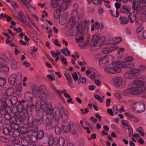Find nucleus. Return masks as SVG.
Here are the masks:
<instances>
[{
    "mask_svg": "<svg viewBox=\"0 0 146 146\" xmlns=\"http://www.w3.org/2000/svg\"><path fill=\"white\" fill-rule=\"evenodd\" d=\"M61 0H51V5L52 7L56 8L57 7L58 5L59 1Z\"/></svg>",
    "mask_w": 146,
    "mask_h": 146,
    "instance_id": "nucleus-27",
    "label": "nucleus"
},
{
    "mask_svg": "<svg viewBox=\"0 0 146 146\" xmlns=\"http://www.w3.org/2000/svg\"><path fill=\"white\" fill-rule=\"evenodd\" d=\"M44 135V132L40 130L38 132L36 137L38 138L41 139L43 137Z\"/></svg>",
    "mask_w": 146,
    "mask_h": 146,
    "instance_id": "nucleus-44",
    "label": "nucleus"
},
{
    "mask_svg": "<svg viewBox=\"0 0 146 146\" xmlns=\"http://www.w3.org/2000/svg\"><path fill=\"white\" fill-rule=\"evenodd\" d=\"M71 18L70 19L68 23L70 24H74L75 19H79V15L77 12L76 10L74 9L72 11L71 14Z\"/></svg>",
    "mask_w": 146,
    "mask_h": 146,
    "instance_id": "nucleus-15",
    "label": "nucleus"
},
{
    "mask_svg": "<svg viewBox=\"0 0 146 146\" xmlns=\"http://www.w3.org/2000/svg\"><path fill=\"white\" fill-rule=\"evenodd\" d=\"M36 108L37 111H39L42 108L44 112L48 115H51L53 113V118L56 120V124L58 125L59 119L62 118L63 119L65 115H68L69 113L67 110L63 107L58 108L55 106L53 109L50 104H48L44 100H37L36 102Z\"/></svg>",
    "mask_w": 146,
    "mask_h": 146,
    "instance_id": "nucleus-1",
    "label": "nucleus"
},
{
    "mask_svg": "<svg viewBox=\"0 0 146 146\" xmlns=\"http://www.w3.org/2000/svg\"><path fill=\"white\" fill-rule=\"evenodd\" d=\"M128 68L129 69L124 75V77L126 79H132L137 74L139 70L135 68V66L133 64L129 65Z\"/></svg>",
    "mask_w": 146,
    "mask_h": 146,
    "instance_id": "nucleus-5",
    "label": "nucleus"
},
{
    "mask_svg": "<svg viewBox=\"0 0 146 146\" xmlns=\"http://www.w3.org/2000/svg\"><path fill=\"white\" fill-rule=\"evenodd\" d=\"M57 139V138L54 137L53 134H50L49 135L48 145L50 146H51L53 145H55Z\"/></svg>",
    "mask_w": 146,
    "mask_h": 146,
    "instance_id": "nucleus-19",
    "label": "nucleus"
},
{
    "mask_svg": "<svg viewBox=\"0 0 146 146\" xmlns=\"http://www.w3.org/2000/svg\"><path fill=\"white\" fill-rule=\"evenodd\" d=\"M83 38L82 36H81L78 38L76 39V41L77 42H80L79 45L81 48H83L88 45V43L86 42L84 43L82 42Z\"/></svg>",
    "mask_w": 146,
    "mask_h": 146,
    "instance_id": "nucleus-18",
    "label": "nucleus"
},
{
    "mask_svg": "<svg viewBox=\"0 0 146 146\" xmlns=\"http://www.w3.org/2000/svg\"><path fill=\"white\" fill-rule=\"evenodd\" d=\"M62 93H63V94L64 96L66 98H70V94L68 93H67L66 92V90H63L62 92H61Z\"/></svg>",
    "mask_w": 146,
    "mask_h": 146,
    "instance_id": "nucleus-58",
    "label": "nucleus"
},
{
    "mask_svg": "<svg viewBox=\"0 0 146 146\" xmlns=\"http://www.w3.org/2000/svg\"><path fill=\"white\" fill-rule=\"evenodd\" d=\"M73 24H70L72 25L70 31V34L72 36L79 35L80 34H81L82 32L80 31L76 23L72 25Z\"/></svg>",
    "mask_w": 146,
    "mask_h": 146,
    "instance_id": "nucleus-14",
    "label": "nucleus"
},
{
    "mask_svg": "<svg viewBox=\"0 0 146 146\" xmlns=\"http://www.w3.org/2000/svg\"><path fill=\"white\" fill-rule=\"evenodd\" d=\"M24 98L26 100L29 102L31 101L32 99L31 93L29 92H26L24 94Z\"/></svg>",
    "mask_w": 146,
    "mask_h": 146,
    "instance_id": "nucleus-23",
    "label": "nucleus"
},
{
    "mask_svg": "<svg viewBox=\"0 0 146 146\" xmlns=\"http://www.w3.org/2000/svg\"><path fill=\"white\" fill-rule=\"evenodd\" d=\"M123 7L124 9L125 10L127 14L130 13H131V7H130L127 5H125L123 6Z\"/></svg>",
    "mask_w": 146,
    "mask_h": 146,
    "instance_id": "nucleus-46",
    "label": "nucleus"
},
{
    "mask_svg": "<svg viewBox=\"0 0 146 146\" xmlns=\"http://www.w3.org/2000/svg\"><path fill=\"white\" fill-rule=\"evenodd\" d=\"M12 142L14 145L19 144L20 143V140L18 138H14L12 140Z\"/></svg>",
    "mask_w": 146,
    "mask_h": 146,
    "instance_id": "nucleus-54",
    "label": "nucleus"
},
{
    "mask_svg": "<svg viewBox=\"0 0 146 146\" xmlns=\"http://www.w3.org/2000/svg\"><path fill=\"white\" fill-rule=\"evenodd\" d=\"M134 58L132 56H129L126 57L124 60V61L126 62H132Z\"/></svg>",
    "mask_w": 146,
    "mask_h": 146,
    "instance_id": "nucleus-47",
    "label": "nucleus"
},
{
    "mask_svg": "<svg viewBox=\"0 0 146 146\" xmlns=\"http://www.w3.org/2000/svg\"><path fill=\"white\" fill-rule=\"evenodd\" d=\"M4 115L5 124L8 125H10L11 127L14 129L13 121H15V117L14 116L11 117L9 112Z\"/></svg>",
    "mask_w": 146,
    "mask_h": 146,
    "instance_id": "nucleus-13",
    "label": "nucleus"
},
{
    "mask_svg": "<svg viewBox=\"0 0 146 146\" xmlns=\"http://www.w3.org/2000/svg\"><path fill=\"white\" fill-rule=\"evenodd\" d=\"M6 83V81L4 79L0 78V86H3Z\"/></svg>",
    "mask_w": 146,
    "mask_h": 146,
    "instance_id": "nucleus-62",
    "label": "nucleus"
},
{
    "mask_svg": "<svg viewBox=\"0 0 146 146\" xmlns=\"http://www.w3.org/2000/svg\"><path fill=\"white\" fill-rule=\"evenodd\" d=\"M19 19L21 22L23 21L25 19H23V14L21 11H20L18 13Z\"/></svg>",
    "mask_w": 146,
    "mask_h": 146,
    "instance_id": "nucleus-48",
    "label": "nucleus"
},
{
    "mask_svg": "<svg viewBox=\"0 0 146 146\" xmlns=\"http://www.w3.org/2000/svg\"><path fill=\"white\" fill-rule=\"evenodd\" d=\"M132 110L137 113H140L144 111L145 106L143 103L140 102H135L131 106Z\"/></svg>",
    "mask_w": 146,
    "mask_h": 146,
    "instance_id": "nucleus-11",
    "label": "nucleus"
},
{
    "mask_svg": "<svg viewBox=\"0 0 146 146\" xmlns=\"http://www.w3.org/2000/svg\"><path fill=\"white\" fill-rule=\"evenodd\" d=\"M21 80L22 78V74L20 73L17 74H13L10 75L8 78L9 83L11 85H14L17 79Z\"/></svg>",
    "mask_w": 146,
    "mask_h": 146,
    "instance_id": "nucleus-12",
    "label": "nucleus"
},
{
    "mask_svg": "<svg viewBox=\"0 0 146 146\" xmlns=\"http://www.w3.org/2000/svg\"><path fill=\"white\" fill-rule=\"evenodd\" d=\"M9 109V108L6 106L0 108V113L1 115H5L8 113V110Z\"/></svg>",
    "mask_w": 146,
    "mask_h": 146,
    "instance_id": "nucleus-25",
    "label": "nucleus"
},
{
    "mask_svg": "<svg viewBox=\"0 0 146 146\" xmlns=\"http://www.w3.org/2000/svg\"><path fill=\"white\" fill-rule=\"evenodd\" d=\"M102 1L103 0H92L94 3L98 5L102 4Z\"/></svg>",
    "mask_w": 146,
    "mask_h": 146,
    "instance_id": "nucleus-57",
    "label": "nucleus"
},
{
    "mask_svg": "<svg viewBox=\"0 0 146 146\" xmlns=\"http://www.w3.org/2000/svg\"><path fill=\"white\" fill-rule=\"evenodd\" d=\"M117 64L118 65V67H119L121 70V68H125L127 66L126 62H125V61L124 62H121L119 64L117 63Z\"/></svg>",
    "mask_w": 146,
    "mask_h": 146,
    "instance_id": "nucleus-36",
    "label": "nucleus"
},
{
    "mask_svg": "<svg viewBox=\"0 0 146 146\" xmlns=\"http://www.w3.org/2000/svg\"><path fill=\"white\" fill-rule=\"evenodd\" d=\"M78 82L79 83L85 84L86 82V79L85 78L81 77L79 79Z\"/></svg>",
    "mask_w": 146,
    "mask_h": 146,
    "instance_id": "nucleus-59",
    "label": "nucleus"
},
{
    "mask_svg": "<svg viewBox=\"0 0 146 146\" xmlns=\"http://www.w3.org/2000/svg\"><path fill=\"white\" fill-rule=\"evenodd\" d=\"M12 111L15 116V121H14V129H17L19 128V125H21L22 122L24 121L26 119V115L24 114L21 115L19 112L17 111V106L13 107Z\"/></svg>",
    "mask_w": 146,
    "mask_h": 146,
    "instance_id": "nucleus-3",
    "label": "nucleus"
},
{
    "mask_svg": "<svg viewBox=\"0 0 146 146\" xmlns=\"http://www.w3.org/2000/svg\"><path fill=\"white\" fill-rule=\"evenodd\" d=\"M108 66H106L104 68L105 71L108 73L115 74L120 73L121 70L118 67L117 63L113 62L109 64Z\"/></svg>",
    "mask_w": 146,
    "mask_h": 146,
    "instance_id": "nucleus-6",
    "label": "nucleus"
},
{
    "mask_svg": "<svg viewBox=\"0 0 146 146\" xmlns=\"http://www.w3.org/2000/svg\"><path fill=\"white\" fill-rule=\"evenodd\" d=\"M55 132L56 134L59 135L61 133L62 130L60 127L58 126H56L55 128Z\"/></svg>",
    "mask_w": 146,
    "mask_h": 146,
    "instance_id": "nucleus-37",
    "label": "nucleus"
},
{
    "mask_svg": "<svg viewBox=\"0 0 146 146\" xmlns=\"http://www.w3.org/2000/svg\"><path fill=\"white\" fill-rule=\"evenodd\" d=\"M5 61L3 59L0 58V69L3 68L5 66Z\"/></svg>",
    "mask_w": 146,
    "mask_h": 146,
    "instance_id": "nucleus-52",
    "label": "nucleus"
},
{
    "mask_svg": "<svg viewBox=\"0 0 146 146\" xmlns=\"http://www.w3.org/2000/svg\"><path fill=\"white\" fill-rule=\"evenodd\" d=\"M5 103L6 106L8 108H11L13 106V105L12 104V102L10 98H5Z\"/></svg>",
    "mask_w": 146,
    "mask_h": 146,
    "instance_id": "nucleus-32",
    "label": "nucleus"
},
{
    "mask_svg": "<svg viewBox=\"0 0 146 146\" xmlns=\"http://www.w3.org/2000/svg\"><path fill=\"white\" fill-rule=\"evenodd\" d=\"M16 88L17 89V90L19 92H21L22 91V88L21 84L19 83L17 85Z\"/></svg>",
    "mask_w": 146,
    "mask_h": 146,
    "instance_id": "nucleus-63",
    "label": "nucleus"
},
{
    "mask_svg": "<svg viewBox=\"0 0 146 146\" xmlns=\"http://www.w3.org/2000/svg\"><path fill=\"white\" fill-rule=\"evenodd\" d=\"M70 132L75 138H77L78 137V135L76 130L74 128L71 129Z\"/></svg>",
    "mask_w": 146,
    "mask_h": 146,
    "instance_id": "nucleus-33",
    "label": "nucleus"
},
{
    "mask_svg": "<svg viewBox=\"0 0 146 146\" xmlns=\"http://www.w3.org/2000/svg\"><path fill=\"white\" fill-rule=\"evenodd\" d=\"M105 41V37L101 36L99 34H96L92 38V41L94 43L91 46V48L96 50L103 45Z\"/></svg>",
    "mask_w": 146,
    "mask_h": 146,
    "instance_id": "nucleus-4",
    "label": "nucleus"
},
{
    "mask_svg": "<svg viewBox=\"0 0 146 146\" xmlns=\"http://www.w3.org/2000/svg\"><path fill=\"white\" fill-rule=\"evenodd\" d=\"M60 50L66 56H67L68 54L70 56V52L69 50L66 48H64L61 49Z\"/></svg>",
    "mask_w": 146,
    "mask_h": 146,
    "instance_id": "nucleus-35",
    "label": "nucleus"
},
{
    "mask_svg": "<svg viewBox=\"0 0 146 146\" xmlns=\"http://www.w3.org/2000/svg\"><path fill=\"white\" fill-rule=\"evenodd\" d=\"M113 60L114 57L112 55L105 56L99 60L100 65L101 67H103L104 65H108L111 64Z\"/></svg>",
    "mask_w": 146,
    "mask_h": 146,
    "instance_id": "nucleus-7",
    "label": "nucleus"
},
{
    "mask_svg": "<svg viewBox=\"0 0 146 146\" xmlns=\"http://www.w3.org/2000/svg\"><path fill=\"white\" fill-rule=\"evenodd\" d=\"M21 146H28L29 145V142L25 139H22L21 140Z\"/></svg>",
    "mask_w": 146,
    "mask_h": 146,
    "instance_id": "nucleus-41",
    "label": "nucleus"
},
{
    "mask_svg": "<svg viewBox=\"0 0 146 146\" xmlns=\"http://www.w3.org/2000/svg\"><path fill=\"white\" fill-rule=\"evenodd\" d=\"M128 17L129 18L130 22L131 23L134 22L137 18L134 15H129L128 16Z\"/></svg>",
    "mask_w": 146,
    "mask_h": 146,
    "instance_id": "nucleus-39",
    "label": "nucleus"
},
{
    "mask_svg": "<svg viewBox=\"0 0 146 146\" xmlns=\"http://www.w3.org/2000/svg\"><path fill=\"white\" fill-rule=\"evenodd\" d=\"M110 12L111 15L114 17H118L119 15V13L118 12L117 9H116L115 13V14L114 13L115 12H114L113 11L110 10Z\"/></svg>",
    "mask_w": 146,
    "mask_h": 146,
    "instance_id": "nucleus-45",
    "label": "nucleus"
},
{
    "mask_svg": "<svg viewBox=\"0 0 146 146\" xmlns=\"http://www.w3.org/2000/svg\"><path fill=\"white\" fill-rule=\"evenodd\" d=\"M113 40L114 44H116L122 41V39L121 38L118 37L114 38L113 39Z\"/></svg>",
    "mask_w": 146,
    "mask_h": 146,
    "instance_id": "nucleus-51",
    "label": "nucleus"
},
{
    "mask_svg": "<svg viewBox=\"0 0 146 146\" xmlns=\"http://www.w3.org/2000/svg\"><path fill=\"white\" fill-rule=\"evenodd\" d=\"M135 21L136 26H140L142 24V19L140 18H136Z\"/></svg>",
    "mask_w": 146,
    "mask_h": 146,
    "instance_id": "nucleus-43",
    "label": "nucleus"
},
{
    "mask_svg": "<svg viewBox=\"0 0 146 146\" xmlns=\"http://www.w3.org/2000/svg\"><path fill=\"white\" fill-rule=\"evenodd\" d=\"M65 140L62 137H60L59 139L57 138L56 145H59L60 146H64L65 144Z\"/></svg>",
    "mask_w": 146,
    "mask_h": 146,
    "instance_id": "nucleus-22",
    "label": "nucleus"
},
{
    "mask_svg": "<svg viewBox=\"0 0 146 146\" xmlns=\"http://www.w3.org/2000/svg\"><path fill=\"white\" fill-rule=\"evenodd\" d=\"M113 80L115 86L118 88H123L126 84L125 80L120 76H116L113 78Z\"/></svg>",
    "mask_w": 146,
    "mask_h": 146,
    "instance_id": "nucleus-9",
    "label": "nucleus"
},
{
    "mask_svg": "<svg viewBox=\"0 0 146 146\" xmlns=\"http://www.w3.org/2000/svg\"><path fill=\"white\" fill-rule=\"evenodd\" d=\"M102 52L105 54H108L111 52L110 47H106L104 48L102 50Z\"/></svg>",
    "mask_w": 146,
    "mask_h": 146,
    "instance_id": "nucleus-49",
    "label": "nucleus"
},
{
    "mask_svg": "<svg viewBox=\"0 0 146 146\" xmlns=\"http://www.w3.org/2000/svg\"><path fill=\"white\" fill-rule=\"evenodd\" d=\"M121 123L122 125L125 129H127L130 127L129 123L127 120H125L122 121Z\"/></svg>",
    "mask_w": 146,
    "mask_h": 146,
    "instance_id": "nucleus-34",
    "label": "nucleus"
},
{
    "mask_svg": "<svg viewBox=\"0 0 146 146\" xmlns=\"http://www.w3.org/2000/svg\"><path fill=\"white\" fill-rule=\"evenodd\" d=\"M119 20L120 23L121 25H125L129 22V20L127 18L124 17H121L119 18Z\"/></svg>",
    "mask_w": 146,
    "mask_h": 146,
    "instance_id": "nucleus-24",
    "label": "nucleus"
},
{
    "mask_svg": "<svg viewBox=\"0 0 146 146\" xmlns=\"http://www.w3.org/2000/svg\"><path fill=\"white\" fill-rule=\"evenodd\" d=\"M42 121L43 123L46 126L49 125L50 123V118L47 116H45L43 117Z\"/></svg>",
    "mask_w": 146,
    "mask_h": 146,
    "instance_id": "nucleus-28",
    "label": "nucleus"
},
{
    "mask_svg": "<svg viewBox=\"0 0 146 146\" xmlns=\"http://www.w3.org/2000/svg\"><path fill=\"white\" fill-rule=\"evenodd\" d=\"M43 117L42 113H37L35 116V121L38 125H41L42 123V118Z\"/></svg>",
    "mask_w": 146,
    "mask_h": 146,
    "instance_id": "nucleus-20",
    "label": "nucleus"
},
{
    "mask_svg": "<svg viewBox=\"0 0 146 146\" xmlns=\"http://www.w3.org/2000/svg\"><path fill=\"white\" fill-rule=\"evenodd\" d=\"M13 105H16L18 102V98L16 96H13L11 98Z\"/></svg>",
    "mask_w": 146,
    "mask_h": 146,
    "instance_id": "nucleus-40",
    "label": "nucleus"
},
{
    "mask_svg": "<svg viewBox=\"0 0 146 146\" xmlns=\"http://www.w3.org/2000/svg\"><path fill=\"white\" fill-rule=\"evenodd\" d=\"M32 92L35 97L37 98H39L41 101L44 100L42 98L45 96V94L38 86L35 85L34 86L33 88Z\"/></svg>",
    "mask_w": 146,
    "mask_h": 146,
    "instance_id": "nucleus-10",
    "label": "nucleus"
},
{
    "mask_svg": "<svg viewBox=\"0 0 146 146\" xmlns=\"http://www.w3.org/2000/svg\"><path fill=\"white\" fill-rule=\"evenodd\" d=\"M14 92V90L13 88L11 87H9L7 90L6 93L7 95L11 96L12 95Z\"/></svg>",
    "mask_w": 146,
    "mask_h": 146,
    "instance_id": "nucleus-26",
    "label": "nucleus"
},
{
    "mask_svg": "<svg viewBox=\"0 0 146 146\" xmlns=\"http://www.w3.org/2000/svg\"><path fill=\"white\" fill-rule=\"evenodd\" d=\"M0 140L2 142L5 143H7L9 142V139L4 136L0 137Z\"/></svg>",
    "mask_w": 146,
    "mask_h": 146,
    "instance_id": "nucleus-50",
    "label": "nucleus"
},
{
    "mask_svg": "<svg viewBox=\"0 0 146 146\" xmlns=\"http://www.w3.org/2000/svg\"><path fill=\"white\" fill-rule=\"evenodd\" d=\"M143 81L139 78H135L131 84L132 86L127 88L123 92V95L129 96L131 94L139 95L144 92L145 90Z\"/></svg>",
    "mask_w": 146,
    "mask_h": 146,
    "instance_id": "nucleus-2",
    "label": "nucleus"
},
{
    "mask_svg": "<svg viewBox=\"0 0 146 146\" xmlns=\"http://www.w3.org/2000/svg\"><path fill=\"white\" fill-rule=\"evenodd\" d=\"M72 121L70 122L67 125H62V128L63 132L65 133H68L70 131L71 128L70 124L72 123Z\"/></svg>",
    "mask_w": 146,
    "mask_h": 146,
    "instance_id": "nucleus-21",
    "label": "nucleus"
},
{
    "mask_svg": "<svg viewBox=\"0 0 146 146\" xmlns=\"http://www.w3.org/2000/svg\"><path fill=\"white\" fill-rule=\"evenodd\" d=\"M60 10L56 9L54 13V18L55 19H58L60 15Z\"/></svg>",
    "mask_w": 146,
    "mask_h": 146,
    "instance_id": "nucleus-38",
    "label": "nucleus"
},
{
    "mask_svg": "<svg viewBox=\"0 0 146 146\" xmlns=\"http://www.w3.org/2000/svg\"><path fill=\"white\" fill-rule=\"evenodd\" d=\"M34 105L33 104H28L26 106L27 112L30 113L32 112L34 108Z\"/></svg>",
    "mask_w": 146,
    "mask_h": 146,
    "instance_id": "nucleus-29",
    "label": "nucleus"
},
{
    "mask_svg": "<svg viewBox=\"0 0 146 146\" xmlns=\"http://www.w3.org/2000/svg\"><path fill=\"white\" fill-rule=\"evenodd\" d=\"M67 3L64 2L60 4L59 6L60 11L61 12L64 11L67 8Z\"/></svg>",
    "mask_w": 146,
    "mask_h": 146,
    "instance_id": "nucleus-31",
    "label": "nucleus"
},
{
    "mask_svg": "<svg viewBox=\"0 0 146 146\" xmlns=\"http://www.w3.org/2000/svg\"><path fill=\"white\" fill-rule=\"evenodd\" d=\"M49 135L45 136L42 139V141L43 143H46L48 142Z\"/></svg>",
    "mask_w": 146,
    "mask_h": 146,
    "instance_id": "nucleus-53",
    "label": "nucleus"
},
{
    "mask_svg": "<svg viewBox=\"0 0 146 146\" xmlns=\"http://www.w3.org/2000/svg\"><path fill=\"white\" fill-rule=\"evenodd\" d=\"M64 76L68 82L69 84L70 85L71 84L72 81V80L70 74L68 73H65L64 74Z\"/></svg>",
    "mask_w": 146,
    "mask_h": 146,
    "instance_id": "nucleus-30",
    "label": "nucleus"
},
{
    "mask_svg": "<svg viewBox=\"0 0 146 146\" xmlns=\"http://www.w3.org/2000/svg\"><path fill=\"white\" fill-rule=\"evenodd\" d=\"M138 131L142 136H143L144 135V133L143 128L141 127H140L138 128Z\"/></svg>",
    "mask_w": 146,
    "mask_h": 146,
    "instance_id": "nucleus-60",
    "label": "nucleus"
},
{
    "mask_svg": "<svg viewBox=\"0 0 146 146\" xmlns=\"http://www.w3.org/2000/svg\"><path fill=\"white\" fill-rule=\"evenodd\" d=\"M17 111L19 112H23L25 109L24 106L21 104L18 105L17 107Z\"/></svg>",
    "mask_w": 146,
    "mask_h": 146,
    "instance_id": "nucleus-42",
    "label": "nucleus"
},
{
    "mask_svg": "<svg viewBox=\"0 0 146 146\" xmlns=\"http://www.w3.org/2000/svg\"><path fill=\"white\" fill-rule=\"evenodd\" d=\"M11 67L13 69H16L17 68V63L14 61L12 62L11 64Z\"/></svg>",
    "mask_w": 146,
    "mask_h": 146,
    "instance_id": "nucleus-55",
    "label": "nucleus"
},
{
    "mask_svg": "<svg viewBox=\"0 0 146 146\" xmlns=\"http://www.w3.org/2000/svg\"><path fill=\"white\" fill-rule=\"evenodd\" d=\"M145 69L146 68L145 66L144 65H141L139 67V69H137L139 70L137 74H138L140 72H141L145 70Z\"/></svg>",
    "mask_w": 146,
    "mask_h": 146,
    "instance_id": "nucleus-56",
    "label": "nucleus"
},
{
    "mask_svg": "<svg viewBox=\"0 0 146 146\" xmlns=\"http://www.w3.org/2000/svg\"><path fill=\"white\" fill-rule=\"evenodd\" d=\"M24 124L27 125L29 128L33 127L34 124V122L33 117L31 116H29L28 118L27 119L26 121L24 122Z\"/></svg>",
    "mask_w": 146,
    "mask_h": 146,
    "instance_id": "nucleus-17",
    "label": "nucleus"
},
{
    "mask_svg": "<svg viewBox=\"0 0 146 146\" xmlns=\"http://www.w3.org/2000/svg\"><path fill=\"white\" fill-rule=\"evenodd\" d=\"M76 23L82 33L87 31L89 29V26L90 23L89 20L84 19L79 23Z\"/></svg>",
    "mask_w": 146,
    "mask_h": 146,
    "instance_id": "nucleus-8",
    "label": "nucleus"
},
{
    "mask_svg": "<svg viewBox=\"0 0 146 146\" xmlns=\"http://www.w3.org/2000/svg\"><path fill=\"white\" fill-rule=\"evenodd\" d=\"M72 76L74 80L76 82L78 80V77L77 74L76 73H74L72 74Z\"/></svg>",
    "mask_w": 146,
    "mask_h": 146,
    "instance_id": "nucleus-61",
    "label": "nucleus"
},
{
    "mask_svg": "<svg viewBox=\"0 0 146 146\" xmlns=\"http://www.w3.org/2000/svg\"><path fill=\"white\" fill-rule=\"evenodd\" d=\"M3 133L6 135H13L15 136L19 135V133L17 130L13 131L7 128H5L3 129Z\"/></svg>",
    "mask_w": 146,
    "mask_h": 146,
    "instance_id": "nucleus-16",
    "label": "nucleus"
},
{
    "mask_svg": "<svg viewBox=\"0 0 146 146\" xmlns=\"http://www.w3.org/2000/svg\"><path fill=\"white\" fill-rule=\"evenodd\" d=\"M11 5L12 7L14 9H17L18 7V5L16 2L14 1H12L11 3Z\"/></svg>",
    "mask_w": 146,
    "mask_h": 146,
    "instance_id": "nucleus-64",
    "label": "nucleus"
}]
</instances>
